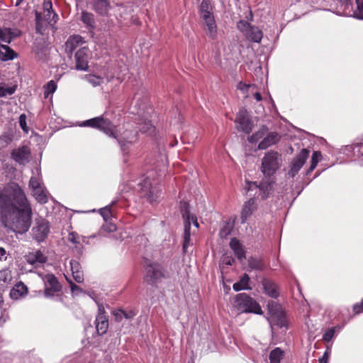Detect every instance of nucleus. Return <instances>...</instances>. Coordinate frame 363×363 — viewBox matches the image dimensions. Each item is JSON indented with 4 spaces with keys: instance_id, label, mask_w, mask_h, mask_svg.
I'll return each instance as SVG.
<instances>
[{
    "instance_id": "obj_1",
    "label": "nucleus",
    "mask_w": 363,
    "mask_h": 363,
    "mask_svg": "<svg viewBox=\"0 0 363 363\" xmlns=\"http://www.w3.org/2000/svg\"><path fill=\"white\" fill-rule=\"evenodd\" d=\"M32 208L16 184L0 191V224L7 233L23 234L30 228Z\"/></svg>"
},
{
    "instance_id": "obj_2",
    "label": "nucleus",
    "mask_w": 363,
    "mask_h": 363,
    "mask_svg": "<svg viewBox=\"0 0 363 363\" xmlns=\"http://www.w3.org/2000/svg\"><path fill=\"white\" fill-rule=\"evenodd\" d=\"M281 155L277 151L271 150L264 154L262 159L260 170L264 177H271L281 166Z\"/></svg>"
},
{
    "instance_id": "obj_3",
    "label": "nucleus",
    "mask_w": 363,
    "mask_h": 363,
    "mask_svg": "<svg viewBox=\"0 0 363 363\" xmlns=\"http://www.w3.org/2000/svg\"><path fill=\"white\" fill-rule=\"evenodd\" d=\"M269 316L267 320L271 327L277 326L280 328H288L287 320L281 306L274 301H269L267 303Z\"/></svg>"
},
{
    "instance_id": "obj_4",
    "label": "nucleus",
    "mask_w": 363,
    "mask_h": 363,
    "mask_svg": "<svg viewBox=\"0 0 363 363\" xmlns=\"http://www.w3.org/2000/svg\"><path fill=\"white\" fill-rule=\"evenodd\" d=\"M236 307L238 311L246 313L262 314V310L255 299L246 293H240L235 296Z\"/></svg>"
},
{
    "instance_id": "obj_5",
    "label": "nucleus",
    "mask_w": 363,
    "mask_h": 363,
    "mask_svg": "<svg viewBox=\"0 0 363 363\" xmlns=\"http://www.w3.org/2000/svg\"><path fill=\"white\" fill-rule=\"evenodd\" d=\"M82 125L90 126L99 129L109 137L116 138L114 132V125L108 119L105 118L103 116L95 117L89 120H86L83 122Z\"/></svg>"
},
{
    "instance_id": "obj_6",
    "label": "nucleus",
    "mask_w": 363,
    "mask_h": 363,
    "mask_svg": "<svg viewBox=\"0 0 363 363\" xmlns=\"http://www.w3.org/2000/svg\"><path fill=\"white\" fill-rule=\"evenodd\" d=\"M152 112L151 108L147 109L146 112H144L143 108L139 109L137 114L139 115L137 124L140 131L143 133L152 134L155 131V126L152 124L149 118L150 113Z\"/></svg>"
},
{
    "instance_id": "obj_7",
    "label": "nucleus",
    "mask_w": 363,
    "mask_h": 363,
    "mask_svg": "<svg viewBox=\"0 0 363 363\" xmlns=\"http://www.w3.org/2000/svg\"><path fill=\"white\" fill-rule=\"evenodd\" d=\"M50 233V225L48 221L43 218L35 220L34 226L32 228L33 238L38 242H43Z\"/></svg>"
},
{
    "instance_id": "obj_8",
    "label": "nucleus",
    "mask_w": 363,
    "mask_h": 363,
    "mask_svg": "<svg viewBox=\"0 0 363 363\" xmlns=\"http://www.w3.org/2000/svg\"><path fill=\"white\" fill-rule=\"evenodd\" d=\"M164 277L162 267L157 263L148 264L145 268V281L150 284H155Z\"/></svg>"
},
{
    "instance_id": "obj_9",
    "label": "nucleus",
    "mask_w": 363,
    "mask_h": 363,
    "mask_svg": "<svg viewBox=\"0 0 363 363\" xmlns=\"http://www.w3.org/2000/svg\"><path fill=\"white\" fill-rule=\"evenodd\" d=\"M138 191L149 200L150 202L155 201L159 197L158 191L152 186L150 180L145 178L138 184Z\"/></svg>"
},
{
    "instance_id": "obj_10",
    "label": "nucleus",
    "mask_w": 363,
    "mask_h": 363,
    "mask_svg": "<svg viewBox=\"0 0 363 363\" xmlns=\"http://www.w3.org/2000/svg\"><path fill=\"white\" fill-rule=\"evenodd\" d=\"M274 183V182L271 177H264L259 184H257L256 182H248V190L252 189L253 187L259 188L262 198L265 199L268 197L269 194L272 191Z\"/></svg>"
},
{
    "instance_id": "obj_11",
    "label": "nucleus",
    "mask_w": 363,
    "mask_h": 363,
    "mask_svg": "<svg viewBox=\"0 0 363 363\" xmlns=\"http://www.w3.org/2000/svg\"><path fill=\"white\" fill-rule=\"evenodd\" d=\"M75 69L87 71L89 69L88 60L89 58V49L86 47L79 48L74 55Z\"/></svg>"
},
{
    "instance_id": "obj_12",
    "label": "nucleus",
    "mask_w": 363,
    "mask_h": 363,
    "mask_svg": "<svg viewBox=\"0 0 363 363\" xmlns=\"http://www.w3.org/2000/svg\"><path fill=\"white\" fill-rule=\"evenodd\" d=\"M30 150L28 146L14 149L11 153V158L19 164L24 165L30 160Z\"/></svg>"
},
{
    "instance_id": "obj_13",
    "label": "nucleus",
    "mask_w": 363,
    "mask_h": 363,
    "mask_svg": "<svg viewBox=\"0 0 363 363\" xmlns=\"http://www.w3.org/2000/svg\"><path fill=\"white\" fill-rule=\"evenodd\" d=\"M309 155V150L302 149L300 153L293 160L289 175L294 177L306 162Z\"/></svg>"
},
{
    "instance_id": "obj_14",
    "label": "nucleus",
    "mask_w": 363,
    "mask_h": 363,
    "mask_svg": "<svg viewBox=\"0 0 363 363\" xmlns=\"http://www.w3.org/2000/svg\"><path fill=\"white\" fill-rule=\"evenodd\" d=\"M95 325L99 335H103L106 333L108 328V320L102 305H99V313L95 320Z\"/></svg>"
},
{
    "instance_id": "obj_15",
    "label": "nucleus",
    "mask_w": 363,
    "mask_h": 363,
    "mask_svg": "<svg viewBox=\"0 0 363 363\" xmlns=\"http://www.w3.org/2000/svg\"><path fill=\"white\" fill-rule=\"evenodd\" d=\"M43 280L45 285V295L46 296H51L53 293L61 290V285L55 275L52 274H46Z\"/></svg>"
},
{
    "instance_id": "obj_16",
    "label": "nucleus",
    "mask_w": 363,
    "mask_h": 363,
    "mask_svg": "<svg viewBox=\"0 0 363 363\" xmlns=\"http://www.w3.org/2000/svg\"><path fill=\"white\" fill-rule=\"evenodd\" d=\"M47 21L50 25L57 23L58 21V16L53 10H48L44 11V16L40 12L35 11V23L37 32H40V28L43 26V21Z\"/></svg>"
},
{
    "instance_id": "obj_17",
    "label": "nucleus",
    "mask_w": 363,
    "mask_h": 363,
    "mask_svg": "<svg viewBox=\"0 0 363 363\" xmlns=\"http://www.w3.org/2000/svg\"><path fill=\"white\" fill-rule=\"evenodd\" d=\"M138 140V132L135 130H125L121 137L118 139V143L123 152L128 150L129 146Z\"/></svg>"
},
{
    "instance_id": "obj_18",
    "label": "nucleus",
    "mask_w": 363,
    "mask_h": 363,
    "mask_svg": "<svg viewBox=\"0 0 363 363\" xmlns=\"http://www.w3.org/2000/svg\"><path fill=\"white\" fill-rule=\"evenodd\" d=\"M257 205L254 198H250L248 201L245 202L241 211V223H245L251 215L257 210Z\"/></svg>"
},
{
    "instance_id": "obj_19",
    "label": "nucleus",
    "mask_w": 363,
    "mask_h": 363,
    "mask_svg": "<svg viewBox=\"0 0 363 363\" xmlns=\"http://www.w3.org/2000/svg\"><path fill=\"white\" fill-rule=\"evenodd\" d=\"M84 43L82 36L78 35L70 36L65 43V51L69 56H71L72 52Z\"/></svg>"
},
{
    "instance_id": "obj_20",
    "label": "nucleus",
    "mask_w": 363,
    "mask_h": 363,
    "mask_svg": "<svg viewBox=\"0 0 363 363\" xmlns=\"http://www.w3.org/2000/svg\"><path fill=\"white\" fill-rule=\"evenodd\" d=\"M20 35L21 31L17 28H0V40L8 44Z\"/></svg>"
},
{
    "instance_id": "obj_21",
    "label": "nucleus",
    "mask_w": 363,
    "mask_h": 363,
    "mask_svg": "<svg viewBox=\"0 0 363 363\" xmlns=\"http://www.w3.org/2000/svg\"><path fill=\"white\" fill-rule=\"evenodd\" d=\"M281 139V136L276 132L269 133L266 137L259 143V150H266L269 147L277 144Z\"/></svg>"
},
{
    "instance_id": "obj_22",
    "label": "nucleus",
    "mask_w": 363,
    "mask_h": 363,
    "mask_svg": "<svg viewBox=\"0 0 363 363\" xmlns=\"http://www.w3.org/2000/svg\"><path fill=\"white\" fill-rule=\"evenodd\" d=\"M235 122L238 123V128L248 133L252 129V125L249 118L245 116V112L240 111L236 118Z\"/></svg>"
},
{
    "instance_id": "obj_23",
    "label": "nucleus",
    "mask_w": 363,
    "mask_h": 363,
    "mask_svg": "<svg viewBox=\"0 0 363 363\" xmlns=\"http://www.w3.org/2000/svg\"><path fill=\"white\" fill-rule=\"evenodd\" d=\"M262 286L264 290V292L272 298H277L279 296L278 287L277 284L267 279H263Z\"/></svg>"
},
{
    "instance_id": "obj_24",
    "label": "nucleus",
    "mask_w": 363,
    "mask_h": 363,
    "mask_svg": "<svg viewBox=\"0 0 363 363\" xmlns=\"http://www.w3.org/2000/svg\"><path fill=\"white\" fill-rule=\"evenodd\" d=\"M202 19L206 26L207 35L211 38L215 39L217 36V26L213 15L202 18Z\"/></svg>"
},
{
    "instance_id": "obj_25",
    "label": "nucleus",
    "mask_w": 363,
    "mask_h": 363,
    "mask_svg": "<svg viewBox=\"0 0 363 363\" xmlns=\"http://www.w3.org/2000/svg\"><path fill=\"white\" fill-rule=\"evenodd\" d=\"M69 264L71 267L73 279L77 283H82L84 281V274L79 262L72 259L69 262Z\"/></svg>"
},
{
    "instance_id": "obj_26",
    "label": "nucleus",
    "mask_w": 363,
    "mask_h": 363,
    "mask_svg": "<svg viewBox=\"0 0 363 363\" xmlns=\"http://www.w3.org/2000/svg\"><path fill=\"white\" fill-rule=\"evenodd\" d=\"M93 9L101 16H107L109 4L107 0H91Z\"/></svg>"
},
{
    "instance_id": "obj_27",
    "label": "nucleus",
    "mask_w": 363,
    "mask_h": 363,
    "mask_svg": "<svg viewBox=\"0 0 363 363\" xmlns=\"http://www.w3.org/2000/svg\"><path fill=\"white\" fill-rule=\"evenodd\" d=\"M230 247L239 260L242 261L245 258V251L244 250L242 244L238 239L235 238H232L230 242Z\"/></svg>"
},
{
    "instance_id": "obj_28",
    "label": "nucleus",
    "mask_w": 363,
    "mask_h": 363,
    "mask_svg": "<svg viewBox=\"0 0 363 363\" xmlns=\"http://www.w3.org/2000/svg\"><path fill=\"white\" fill-rule=\"evenodd\" d=\"M245 36L250 41L259 43L263 37V33L258 27L252 26Z\"/></svg>"
},
{
    "instance_id": "obj_29",
    "label": "nucleus",
    "mask_w": 363,
    "mask_h": 363,
    "mask_svg": "<svg viewBox=\"0 0 363 363\" xmlns=\"http://www.w3.org/2000/svg\"><path fill=\"white\" fill-rule=\"evenodd\" d=\"M17 57L16 52L6 45H0V60L8 61Z\"/></svg>"
},
{
    "instance_id": "obj_30",
    "label": "nucleus",
    "mask_w": 363,
    "mask_h": 363,
    "mask_svg": "<svg viewBox=\"0 0 363 363\" xmlns=\"http://www.w3.org/2000/svg\"><path fill=\"white\" fill-rule=\"evenodd\" d=\"M28 293L27 286L22 282L16 284L10 291V296L13 299H18Z\"/></svg>"
},
{
    "instance_id": "obj_31",
    "label": "nucleus",
    "mask_w": 363,
    "mask_h": 363,
    "mask_svg": "<svg viewBox=\"0 0 363 363\" xmlns=\"http://www.w3.org/2000/svg\"><path fill=\"white\" fill-rule=\"evenodd\" d=\"M249 281V276L247 274H244V275L240 278V281L233 284V289L235 291L250 289L251 288L248 286Z\"/></svg>"
},
{
    "instance_id": "obj_32",
    "label": "nucleus",
    "mask_w": 363,
    "mask_h": 363,
    "mask_svg": "<svg viewBox=\"0 0 363 363\" xmlns=\"http://www.w3.org/2000/svg\"><path fill=\"white\" fill-rule=\"evenodd\" d=\"M47 259L44 256V255L40 251L38 250L34 253H30L28 255L27 261L31 264H34L36 263H45Z\"/></svg>"
},
{
    "instance_id": "obj_33",
    "label": "nucleus",
    "mask_w": 363,
    "mask_h": 363,
    "mask_svg": "<svg viewBox=\"0 0 363 363\" xmlns=\"http://www.w3.org/2000/svg\"><path fill=\"white\" fill-rule=\"evenodd\" d=\"M191 224L189 221L186 223H184V242L182 246V250L184 253L187 252V247L191 245Z\"/></svg>"
},
{
    "instance_id": "obj_34",
    "label": "nucleus",
    "mask_w": 363,
    "mask_h": 363,
    "mask_svg": "<svg viewBox=\"0 0 363 363\" xmlns=\"http://www.w3.org/2000/svg\"><path fill=\"white\" fill-rule=\"evenodd\" d=\"M211 6L209 0H203L199 7V13L202 18L213 15Z\"/></svg>"
},
{
    "instance_id": "obj_35",
    "label": "nucleus",
    "mask_w": 363,
    "mask_h": 363,
    "mask_svg": "<svg viewBox=\"0 0 363 363\" xmlns=\"http://www.w3.org/2000/svg\"><path fill=\"white\" fill-rule=\"evenodd\" d=\"M180 211L182 216L184 220V223H186L188 221L191 223V217L193 216L190 213V206L189 204L186 201H181L180 203Z\"/></svg>"
},
{
    "instance_id": "obj_36",
    "label": "nucleus",
    "mask_w": 363,
    "mask_h": 363,
    "mask_svg": "<svg viewBox=\"0 0 363 363\" xmlns=\"http://www.w3.org/2000/svg\"><path fill=\"white\" fill-rule=\"evenodd\" d=\"M283 356L284 351L279 347L275 348L269 354L270 363H279Z\"/></svg>"
},
{
    "instance_id": "obj_37",
    "label": "nucleus",
    "mask_w": 363,
    "mask_h": 363,
    "mask_svg": "<svg viewBox=\"0 0 363 363\" xmlns=\"http://www.w3.org/2000/svg\"><path fill=\"white\" fill-rule=\"evenodd\" d=\"M249 267L255 270H262L264 268V264L260 258L251 257L248 259Z\"/></svg>"
},
{
    "instance_id": "obj_38",
    "label": "nucleus",
    "mask_w": 363,
    "mask_h": 363,
    "mask_svg": "<svg viewBox=\"0 0 363 363\" xmlns=\"http://www.w3.org/2000/svg\"><path fill=\"white\" fill-rule=\"evenodd\" d=\"M81 19L87 27L94 28L95 21L94 15L91 13L84 11H82Z\"/></svg>"
},
{
    "instance_id": "obj_39",
    "label": "nucleus",
    "mask_w": 363,
    "mask_h": 363,
    "mask_svg": "<svg viewBox=\"0 0 363 363\" xmlns=\"http://www.w3.org/2000/svg\"><path fill=\"white\" fill-rule=\"evenodd\" d=\"M84 78L93 86H99L103 82L102 77L94 74H86Z\"/></svg>"
},
{
    "instance_id": "obj_40",
    "label": "nucleus",
    "mask_w": 363,
    "mask_h": 363,
    "mask_svg": "<svg viewBox=\"0 0 363 363\" xmlns=\"http://www.w3.org/2000/svg\"><path fill=\"white\" fill-rule=\"evenodd\" d=\"M33 193L36 200L38 202L41 203H45L48 202V196L42 187H40L39 190L38 189V191L37 189L34 190Z\"/></svg>"
},
{
    "instance_id": "obj_41",
    "label": "nucleus",
    "mask_w": 363,
    "mask_h": 363,
    "mask_svg": "<svg viewBox=\"0 0 363 363\" xmlns=\"http://www.w3.org/2000/svg\"><path fill=\"white\" fill-rule=\"evenodd\" d=\"M113 204V202L111 205L106 206L99 210L100 214L105 221H108L112 217L111 206Z\"/></svg>"
},
{
    "instance_id": "obj_42",
    "label": "nucleus",
    "mask_w": 363,
    "mask_h": 363,
    "mask_svg": "<svg viewBox=\"0 0 363 363\" xmlns=\"http://www.w3.org/2000/svg\"><path fill=\"white\" fill-rule=\"evenodd\" d=\"M357 9L354 11L353 16L359 19H363V0H355Z\"/></svg>"
},
{
    "instance_id": "obj_43",
    "label": "nucleus",
    "mask_w": 363,
    "mask_h": 363,
    "mask_svg": "<svg viewBox=\"0 0 363 363\" xmlns=\"http://www.w3.org/2000/svg\"><path fill=\"white\" fill-rule=\"evenodd\" d=\"M321 157V153L319 151H315L313 153L311 162V167L309 168V172H312L317 166L319 160Z\"/></svg>"
},
{
    "instance_id": "obj_44",
    "label": "nucleus",
    "mask_w": 363,
    "mask_h": 363,
    "mask_svg": "<svg viewBox=\"0 0 363 363\" xmlns=\"http://www.w3.org/2000/svg\"><path fill=\"white\" fill-rule=\"evenodd\" d=\"M45 91L44 93L45 97H48L49 94H53L56 89H57V84L53 80H50L49 82L47 83L45 85Z\"/></svg>"
},
{
    "instance_id": "obj_45",
    "label": "nucleus",
    "mask_w": 363,
    "mask_h": 363,
    "mask_svg": "<svg viewBox=\"0 0 363 363\" xmlns=\"http://www.w3.org/2000/svg\"><path fill=\"white\" fill-rule=\"evenodd\" d=\"M16 89V86H10L5 88L0 84V97H5L8 95H12Z\"/></svg>"
},
{
    "instance_id": "obj_46",
    "label": "nucleus",
    "mask_w": 363,
    "mask_h": 363,
    "mask_svg": "<svg viewBox=\"0 0 363 363\" xmlns=\"http://www.w3.org/2000/svg\"><path fill=\"white\" fill-rule=\"evenodd\" d=\"M238 28L244 34V35L247 33L250 28L252 26L247 21L244 20H240L238 23Z\"/></svg>"
},
{
    "instance_id": "obj_47",
    "label": "nucleus",
    "mask_w": 363,
    "mask_h": 363,
    "mask_svg": "<svg viewBox=\"0 0 363 363\" xmlns=\"http://www.w3.org/2000/svg\"><path fill=\"white\" fill-rule=\"evenodd\" d=\"M29 186L33 189V191L35 189H38L42 187L40 182L39 179L35 177H32L29 182Z\"/></svg>"
},
{
    "instance_id": "obj_48",
    "label": "nucleus",
    "mask_w": 363,
    "mask_h": 363,
    "mask_svg": "<svg viewBox=\"0 0 363 363\" xmlns=\"http://www.w3.org/2000/svg\"><path fill=\"white\" fill-rule=\"evenodd\" d=\"M19 125L20 127L23 129V130L26 133L28 132V128L26 124V116L23 113L19 116Z\"/></svg>"
},
{
    "instance_id": "obj_49",
    "label": "nucleus",
    "mask_w": 363,
    "mask_h": 363,
    "mask_svg": "<svg viewBox=\"0 0 363 363\" xmlns=\"http://www.w3.org/2000/svg\"><path fill=\"white\" fill-rule=\"evenodd\" d=\"M79 236L74 232H71L68 235V240L73 244L77 245L80 242Z\"/></svg>"
},
{
    "instance_id": "obj_50",
    "label": "nucleus",
    "mask_w": 363,
    "mask_h": 363,
    "mask_svg": "<svg viewBox=\"0 0 363 363\" xmlns=\"http://www.w3.org/2000/svg\"><path fill=\"white\" fill-rule=\"evenodd\" d=\"M335 329L330 328L323 334V339L326 342H330L333 339Z\"/></svg>"
},
{
    "instance_id": "obj_51",
    "label": "nucleus",
    "mask_w": 363,
    "mask_h": 363,
    "mask_svg": "<svg viewBox=\"0 0 363 363\" xmlns=\"http://www.w3.org/2000/svg\"><path fill=\"white\" fill-rule=\"evenodd\" d=\"M67 281L69 284L70 289L72 293H75L76 294H78L79 293L82 292V289L81 287L75 284L72 280L67 278Z\"/></svg>"
},
{
    "instance_id": "obj_52",
    "label": "nucleus",
    "mask_w": 363,
    "mask_h": 363,
    "mask_svg": "<svg viewBox=\"0 0 363 363\" xmlns=\"http://www.w3.org/2000/svg\"><path fill=\"white\" fill-rule=\"evenodd\" d=\"M353 311L356 314L363 312V299L359 303H356L354 305Z\"/></svg>"
},
{
    "instance_id": "obj_53",
    "label": "nucleus",
    "mask_w": 363,
    "mask_h": 363,
    "mask_svg": "<svg viewBox=\"0 0 363 363\" xmlns=\"http://www.w3.org/2000/svg\"><path fill=\"white\" fill-rule=\"evenodd\" d=\"M123 314H125V311L121 309L115 311L113 312V315L115 316L116 320L121 321L123 317Z\"/></svg>"
},
{
    "instance_id": "obj_54",
    "label": "nucleus",
    "mask_w": 363,
    "mask_h": 363,
    "mask_svg": "<svg viewBox=\"0 0 363 363\" xmlns=\"http://www.w3.org/2000/svg\"><path fill=\"white\" fill-rule=\"evenodd\" d=\"M43 11H48V10H53L52 9V1L51 0H44L43 1Z\"/></svg>"
},
{
    "instance_id": "obj_55",
    "label": "nucleus",
    "mask_w": 363,
    "mask_h": 363,
    "mask_svg": "<svg viewBox=\"0 0 363 363\" xmlns=\"http://www.w3.org/2000/svg\"><path fill=\"white\" fill-rule=\"evenodd\" d=\"M230 233V229L228 226H225L220 231L221 238H226Z\"/></svg>"
},
{
    "instance_id": "obj_56",
    "label": "nucleus",
    "mask_w": 363,
    "mask_h": 363,
    "mask_svg": "<svg viewBox=\"0 0 363 363\" xmlns=\"http://www.w3.org/2000/svg\"><path fill=\"white\" fill-rule=\"evenodd\" d=\"M329 359V354L326 351L324 352L323 357L319 359L318 362L319 363H328Z\"/></svg>"
},
{
    "instance_id": "obj_57",
    "label": "nucleus",
    "mask_w": 363,
    "mask_h": 363,
    "mask_svg": "<svg viewBox=\"0 0 363 363\" xmlns=\"http://www.w3.org/2000/svg\"><path fill=\"white\" fill-rule=\"evenodd\" d=\"M4 275V281L6 282L8 281H10L11 279V273L9 270H4L2 272Z\"/></svg>"
},
{
    "instance_id": "obj_58",
    "label": "nucleus",
    "mask_w": 363,
    "mask_h": 363,
    "mask_svg": "<svg viewBox=\"0 0 363 363\" xmlns=\"http://www.w3.org/2000/svg\"><path fill=\"white\" fill-rule=\"evenodd\" d=\"M259 137H260L259 133H256L253 134L252 135H251V137L249 138V141L250 143L257 142V140L259 139Z\"/></svg>"
},
{
    "instance_id": "obj_59",
    "label": "nucleus",
    "mask_w": 363,
    "mask_h": 363,
    "mask_svg": "<svg viewBox=\"0 0 363 363\" xmlns=\"http://www.w3.org/2000/svg\"><path fill=\"white\" fill-rule=\"evenodd\" d=\"M105 228V230L108 231V232H113L116 230V225L113 224V223H110L108 224L107 226L104 227Z\"/></svg>"
},
{
    "instance_id": "obj_60",
    "label": "nucleus",
    "mask_w": 363,
    "mask_h": 363,
    "mask_svg": "<svg viewBox=\"0 0 363 363\" xmlns=\"http://www.w3.org/2000/svg\"><path fill=\"white\" fill-rule=\"evenodd\" d=\"M193 223L194 225L196 227V228H199V224L197 221V218L196 216H192L191 217V223Z\"/></svg>"
},
{
    "instance_id": "obj_61",
    "label": "nucleus",
    "mask_w": 363,
    "mask_h": 363,
    "mask_svg": "<svg viewBox=\"0 0 363 363\" xmlns=\"http://www.w3.org/2000/svg\"><path fill=\"white\" fill-rule=\"evenodd\" d=\"M135 313H133V311H130V313L125 312V314H123V317L127 319L132 318L133 316H135Z\"/></svg>"
},
{
    "instance_id": "obj_62",
    "label": "nucleus",
    "mask_w": 363,
    "mask_h": 363,
    "mask_svg": "<svg viewBox=\"0 0 363 363\" xmlns=\"http://www.w3.org/2000/svg\"><path fill=\"white\" fill-rule=\"evenodd\" d=\"M251 86V85L250 84H242V82H240L238 85V88L242 89V90H245V89H247L248 88H250Z\"/></svg>"
},
{
    "instance_id": "obj_63",
    "label": "nucleus",
    "mask_w": 363,
    "mask_h": 363,
    "mask_svg": "<svg viewBox=\"0 0 363 363\" xmlns=\"http://www.w3.org/2000/svg\"><path fill=\"white\" fill-rule=\"evenodd\" d=\"M254 97L255 99L257 101H262V95L259 92H256L255 94H254Z\"/></svg>"
},
{
    "instance_id": "obj_64",
    "label": "nucleus",
    "mask_w": 363,
    "mask_h": 363,
    "mask_svg": "<svg viewBox=\"0 0 363 363\" xmlns=\"http://www.w3.org/2000/svg\"><path fill=\"white\" fill-rule=\"evenodd\" d=\"M227 260L225 261V263L227 264V265H232L233 263L234 262V259L233 258H229V257H227L226 258Z\"/></svg>"
}]
</instances>
